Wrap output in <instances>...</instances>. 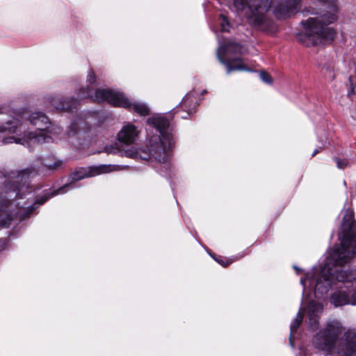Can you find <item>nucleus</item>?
<instances>
[{
  "label": "nucleus",
  "instance_id": "f257e3e1",
  "mask_svg": "<svg viewBox=\"0 0 356 356\" xmlns=\"http://www.w3.org/2000/svg\"><path fill=\"white\" fill-rule=\"evenodd\" d=\"M340 245L332 249L325 264L314 266L300 278L303 287L302 301L314 293L321 298L336 286L331 294L330 302L335 307L356 305V290L353 292L350 283L356 280V269L347 273L344 265L356 257V222L350 209L343 211L341 232L339 234Z\"/></svg>",
  "mask_w": 356,
  "mask_h": 356
},
{
  "label": "nucleus",
  "instance_id": "f03ea898",
  "mask_svg": "<svg viewBox=\"0 0 356 356\" xmlns=\"http://www.w3.org/2000/svg\"><path fill=\"white\" fill-rule=\"evenodd\" d=\"M38 174L34 167L27 168L13 173L0 181V227H8L15 217L20 220L29 217L36 209L35 201L31 197L24 200L29 181Z\"/></svg>",
  "mask_w": 356,
  "mask_h": 356
},
{
  "label": "nucleus",
  "instance_id": "7ed1b4c3",
  "mask_svg": "<svg viewBox=\"0 0 356 356\" xmlns=\"http://www.w3.org/2000/svg\"><path fill=\"white\" fill-rule=\"evenodd\" d=\"M49 120L42 112H33L28 116L16 114L13 115L0 110V133L11 136L3 138V144L17 143L31 145L52 141V137L46 136Z\"/></svg>",
  "mask_w": 356,
  "mask_h": 356
},
{
  "label": "nucleus",
  "instance_id": "20e7f679",
  "mask_svg": "<svg viewBox=\"0 0 356 356\" xmlns=\"http://www.w3.org/2000/svg\"><path fill=\"white\" fill-rule=\"evenodd\" d=\"M321 5L314 17L302 22L304 33L300 41L307 47L317 45L334 40L335 31L329 25L337 20V6L333 0H319Z\"/></svg>",
  "mask_w": 356,
  "mask_h": 356
},
{
  "label": "nucleus",
  "instance_id": "39448f33",
  "mask_svg": "<svg viewBox=\"0 0 356 356\" xmlns=\"http://www.w3.org/2000/svg\"><path fill=\"white\" fill-rule=\"evenodd\" d=\"M343 331L338 320L329 321L326 327L319 330L313 338V344L326 355L335 356H356V331L348 330L337 341Z\"/></svg>",
  "mask_w": 356,
  "mask_h": 356
},
{
  "label": "nucleus",
  "instance_id": "423d86ee",
  "mask_svg": "<svg viewBox=\"0 0 356 356\" xmlns=\"http://www.w3.org/2000/svg\"><path fill=\"white\" fill-rule=\"evenodd\" d=\"M147 131L150 129L155 130V134L149 138L147 145L148 153L143 159L152 158L159 163H166L170 157V151L175 141L172 134L168 131V122L161 116L154 115L147 120Z\"/></svg>",
  "mask_w": 356,
  "mask_h": 356
},
{
  "label": "nucleus",
  "instance_id": "0eeeda50",
  "mask_svg": "<svg viewBox=\"0 0 356 356\" xmlns=\"http://www.w3.org/2000/svg\"><path fill=\"white\" fill-rule=\"evenodd\" d=\"M96 79L92 71H90L87 77L86 87H82L77 93L81 99L95 98L99 102H107L113 106L122 107L124 108H132L140 115H147L149 114V108L142 102H132L121 91L109 90L106 88H99L93 92L92 85L95 83Z\"/></svg>",
  "mask_w": 356,
  "mask_h": 356
},
{
  "label": "nucleus",
  "instance_id": "6e6552de",
  "mask_svg": "<svg viewBox=\"0 0 356 356\" xmlns=\"http://www.w3.org/2000/svg\"><path fill=\"white\" fill-rule=\"evenodd\" d=\"M237 13L244 15L248 22L264 29L270 24L266 13L274 3L273 0H232Z\"/></svg>",
  "mask_w": 356,
  "mask_h": 356
},
{
  "label": "nucleus",
  "instance_id": "1a4fd4ad",
  "mask_svg": "<svg viewBox=\"0 0 356 356\" xmlns=\"http://www.w3.org/2000/svg\"><path fill=\"white\" fill-rule=\"evenodd\" d=\"M119 169V166L112 165H100L99 166H91L86 168H79L70 175L67 183L59 188L54 190L51 193H47L38 198L35 200V203H37L38 205H41L53 196L57 195L58 194L65 193L69 190L74 188V183L82 179L95 177L103 173H108L112 171L118 170Z\"/></svg>",
  "mask_w": 356,
  "mask_h": 356
},
{
  "label": "nucleus",
  "instance_id": "9d476101",
  "mask_svg": "<svg viewBox=\"0 0 356 356\" xmlns=\"http://www.w3.org/2000/svg\"><path fill=\"white\" fill-rule=\"evenodd\" d=\"M241 46L234 42L229 41L225 44H220L217 56L219 61L226 67L227 74L234 70L250 71L239 58L232 57L241 54Z\"/></svg>",
  "mask_w": 356,
  "mask_h": 356
},
{
  "label": "nucleus",
  "instance_id": "9b49d317",
  "mask_svg": "<svg viewBox=\"0 0 356 356\" xmlns=\"http://www.w3.org/2000/svg\"><path fill=\"white\" fill-rule=\"evenodd\" d=\"M300 0H282L273 7L277 18L284 19L296 14L300 9Z\"/></svg>",
  "mask_w": 356,
  "mask_h": 356
},
{
  "label": "nucleus",
  "instance_id": "f8f14e48",
  "mask_svg": "<svg viewBox=\"0 0 356 356\" xmlns=\"http://www.w3.org/2000/svg\"><path fill=\"white\" fill-rule=\"evenodd\" d=\"M47 102L56 110L72 111L76 107L77 100L61 95H49Z\"/></svg>",
  "mask_w": 356,
  "mask_h": 356
},
{
  "label": "nucleus",
  "instance_id": "ddd939ff",
  "mask_svg": "<svg viewBox=\"0 0 356 356\" xmlns=\"http://www.w3.org/2000/svg\"><path fill=\"white\" fill-rule=\"evenodd\" d=\"M140 130L134 124L127 123L124 124L118 132V140L124 145H132L137 140Z\"/></svg>",
  "mask_w": 356,
  "mask_h": 356
},
{
  "label": "nucleus",
  "instance_id": "4468645a",
  "mask_svg": "<svg viewBox=\"0 0 356 356\" xmlns=\"http://www.w3.org/2000/svg\"><path fill=\"white\" fill-rule=\"evenodd\" d=\"M323 309V306L321 303L312 300L307 307V317L306 322L309 327L315 330L318 327L319 318Z\"/></svg>",
  "mask_w": 356,
  "mask_h": 356
},
{
  "label": "nucleus",
  "instance_id": "2eb2a0df",
  "mask_svg": "<svg viewBox=\"0 0 356 356\" xmlns=\"http://www.w3.org/2000/svg\"><path fill=\"white\" fill-rule=\"evenodd\" d=\"M195 102L196 98L191 93L187 94L183 98L182 102H181V105L184 108L186 109L187 113L186 115L181 116L182 118H186L187 115L195 113Z\"/></svg>",
  "mask_w": 356,
  "mask_h": 356
},
{
  "label": "nucleus",
  "instance_id": "dca6fc26",
  "mask_svg": "<svg viewBox=\"0 0 356 356\" xmlns=\"http://www.w3.org/2000/svg\"><path fill=\"white\" fill-rule=\"evenodd\" d=\"M305 314L304 308H300L296 315V318L291 322L290 325V337L289 340L291 346H293V339L295 337V334L299 327L300 325L302 323L303 317Z\"/></svg>",
  "mask_w": 356,
  "mask_h": 356
},
{
  "label": "nucleus",
  "instance_id": "f3484780",
  "mask_svg": "<svg viewBox=\"0 0 356 356\" xmlns=\"http://www.w3.org/2000/svg\"><path fill=\"white\" fill-rule=\"evenodd\" d=\"M83 124V122L82 120H79L77 121H74L70 127V131L68 132L69 136H73V135H76L78 136H81V132L80 128Z\"/></svg>",
  "mask_w": 356,
  "mask_h": 356
},
{
  "label": "nucleus",
  "instance_id": "a211bd4d",
  "mask_svg": "<svg viewBox=\"0 0 356 356\" xmlns=\"http://www.w3.org/2000/svg\"><path fill=\"white\" fill-rule=\"evenodd\" d=\"M49 128L46 129V136H48L47 134H51L52 135H58L61 133V129L60 127L51 124L49 122L48 124Z\"/></svg>",
  "mask_w": 356,
  "mask_h": 356
},
{
  "label": "nucleus",
  "instance_id": "6ab92c4d",
  "mask_svg": "<svg viewBox=\"0 0 356 356\" xmlns=\"http://www.w3.org/2000/svg\"><path fill=\"white\" fill-rule=\"evenodd\" d=\"M220 23L221 31L223 32L229 31V23L224 15H220L219 17Z\"/></svg>",
  "mask_w": 356,
  "mask_h": 356
},
{
  "label": "nucleus",
  "instance_id": "aec40b11",
  "mask_svg": "<svg viewBox=\"0 0 356 356\" xmlns=\"http://www.w3.org/2000/svg\"><path fill=\"white\" fill-rule=\"evenodd\" d=\"M48 169L49 170H56L57 168H58L59 167L61 166L62 165V162L61 161H59V160H56L55 161L54 163H45L44 164Z\"/></svg>",
  "mask_w": 356,
  "mask_h": 356
},
{
  "label": "nucleus",
  "instance_id": "412c9836",
  "mask_svg": "<svg viewBox=\"0 0 356 356\" xmlns=\"http://www.w3.org/2000/svg\"><path fill=\"white\" fill-rule=\"evenodd\" d=\"M124 154L126 156L130 158H137L139 156L138 151L134 149L133 147L127 150H125Z\"/></svg>",
  "mask_w": 356,
  "mask_h": 356
},
{
  "label": "nucleus",
  "instance_id": "4be33fe9",
  "mask_svg": "<svg viewBox=\"0 0 356 356\" xmlns=\"http://www.w3.org/2000/svg\"><path fill=\"white\" fill-rule=\"evenodd\" d=\"M260 78L264 83H271L273 81L271 76L268 73L264 72L260 73Z\"/></svg>",
  "mask_w": 356,
  "mask_h": 356
},
{
  "label": "nucleus",
  "instance_id": "5701e85b",
  "mask_svg": "<svg viewBox=\"0 0 356 356\" xmlns=\"http://www.w3.org/2000/svg\"><path fill=\"white\" fill-rule=\"evenodd\" d=\"M334 159L339 169H343L348 165V161L346 159H339L338 158H334Z\"/></svg>",
  "mask_w": 356,
  "mask_h": 356
},
{
  "label": "nucleus",
  "instance_id": "b1692460",
  "mask_svg": "<svg viewBox=\"0 0 356 356\" xmlns=\"http://www.w3.org/2000/svg\"><path fill=\"white\" fill-rule=\"evenodd\" d=\"M216 260L218 264H220L222 266H227L234 261V259H224L222 258L216 259Z\"/></svg>",
  "mask_w": 356,
  "mask_h": 356
},
{
  "label": "nucleus",
  "instance_id": "393cba45",
  "mask_svg": "<svg viewBox=\"0 0 356 356\" xmlns=\"http://www.w3.org/2000/svg\"><path fill=\"white\" fill-rule=\"evenodd\" d=\"M105 149H106V152L108 153V154H111V153H117L120 151L119 148L117 147V145H111L109 147H105Z\"/></svg>",
  "mask_w": 356,
  "mask_h": 356
},
{
  "label": "nucleus",
  "instance_id": "a878e982",
  "mask_svg": "<svg viewBox=\"0 0 356 356\" xmlns=\"http://www.w3.org/2000/svg\"><path fill=\"white\" fill-rule=\"evenodd\" d=\"M7 245V241L6 240H1L0 241V251L4 250Z\"/></svg>",
  "mask_w": 356,
  "mask_h": 356
},
{
  "label": "nucleus",
  "instance_id": "bb28decb",
  "mask_svg": "<svg viewBox=\"0 0 356 356\" xmlns=\"http://www.w3.org/2000/svg\"><path fill=\"white\" fill-rule=\"evenodd\" d=\"M318 152H319V149H316L314 151V152H313V154H312V156H315V155H316Z\"/></svg>",
  "mask_w": 356,
  "mask_h": 356
},
{
  "label": "nucleus",
  "instance_id": "cd10ccee",
  "mask_svg": "<svg viewBox=\"0 0 356 356\" xmlns=\"http://www.w3.org/2000/svg\"><path fill=\"white\" fill-rule=\"evenodd\" d=\"M293 268L296 270L297 273H298V271L300 270V269L296 266H293Z\"/></svg>",
  "mask_w": 356,
  "mask_h": 356
},
{
  "label": "nucleus",
  "instance_id": "c85d7f7f",
  "mask_svg": "<svg viewBox=\"0 0 356 356\" xmlns=\"http://www.w3.org/2000/svg\"><path fill=\"white\" fill-rule=\"evenodd\" d=\"M353 92V89L351 90V91H349V92H348V95H350V92Z\"/></svg>",
  "mask_w": 356,
  "mask_h": 356
}]
</instances>
